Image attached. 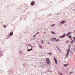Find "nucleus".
<instances>
[{
    "mask_svg": "<svg viewBox=\"0 0 75 75\" xmlns=\"http://www.w3.org/2000/svg\"><path fill=\"white\" fill-rule=\"evenodd\" d=\"M69 51H70V49L67 50V54L66 55V57L67 58L68 56V55L69 54Z\"/></svg>",
    "mask_w": 75,
    "mask_h": 75,
    "instance_id": "nucleus-1",
    "label": "nucleus"
},
{
    "mask_svg": "<svg viewBox=\"0 0 75 75\" xmlns=\"http://www.w3.org/2000/svg\"><path fill=\"white\" fill-rule=\"evenodd\" d=\"M46 62L47 64H50V60L48 58L46 59Z\"/></svg>",
    "mask_w": 75,
    "mask_h": 75,
    "instance_id": "nucleus-2",
    "label": "nucleus"
},
{
    "mask_svg": "<svg viewBox=\"0 0 75 75\" xmlns=\"http://www.w3.org/2000/svg\"><path fill=\"white\" fill-rule=\"evenodd\" d=\"M54 59L55 61V62L56 64H57V60L55 58V57H54Z\"/></svg>",
    "mask_w": 75,
    "mask_h": 75,
    "instance_id": "nucleus-3",
    "label": "nucleus"
},
{
    "mask_svg": "<svg viewBox=\"0 0 75 75\" xmlns=\"http://www.w3.org/2000/svg\"><path fill=\"white\" fill-rule=\"evenodd\" d=\"M56 39H57V38H53L52 39V41H55V40H56Z\"/></svg>",
    "mask_w": 75,
    "mask_h": 75,
    "instance_id": "nucleus-4",
    "label": "nucleus"
},
{
    "mask_svg": "<svg viewBox=\"0 0 75 75\" xmlns=\"http://www.w3.org/2000/svg\"><path fill=\"white\" fill-rule=\"evenodd\" d=\"M65 37V34H64L62 36H61L60 37V38H64Z\"/></svg>",
    "mask_w": 75,
    "mask_h": 75,
    "instance_id": "nucleus-5",
    "label": "nucleus"
},
{
    "mask_svg": "<svg viewBox=\"0 0 75 75\" xmlns=\"http://www.w3.org/2000/svg\"><path fill=\"white\" fill-rule=\"evenodd\" d=\"M31 4L32 5V6H33V5L34 4V3L33 2H32L31 3Z\"/></svg>",
    "mask_w": 75,
    "mask_h": 75,
    "instance_id": "nucleus-6",
    "label": "nucleus"
},
{
    "mask_svg": "<svg viewBox=\"0 0 75 75\" xmlns=\"http://www.w3.org/2000/svg\"><path fill=\"white\" fill-rule=\"evenodd\" d=\"M65 23V21H64L61 22V23H62V24H64Z\"/></svg>",
    "mask_w": 75,
    "mask_h": 75,
    "instance_id": "nucleus-7",
    "label": "nucleus"
},
{
    "mask_svg": "<svg viewBox=\"0 0 75 75\" xmlns=\"http://www.w3.org/2000/svg\"><path fill=\"white\" fill-rule=\"evenodd\" d=\"M33 50V49L31 48L30 49H28L27 50V51H32V50Z\"/></svg>",
    "mask_w": 75,
    "mask_h": 75,
    "instance_id": "nucleus-8",
    "label": "nucleus"
},
{
    "mask_svg": "<svg viewBox=\"0 0 75 75\" xmlns=\"http://www.w3.org/2000/svg\"><path fill=\"white\" fill-rule=\"evenodd\" d=\"M68 64L64 65V67H67V66H68Z\"/></svg>",
    "mask_w": 75,
    "mask_h": 75,
    "instance_id": "nucleus-9",
    "label": "nucleus"
},
{
    "mask_svg": "<svg viewBox=\"0 0 75 75\" xmlns=\"http://www.w3.org/2000/svg\"><path fill=\"white\" fill-rule=\"evenodd\" d=\"M71 33L69 32L67 34V36H68L69 35V34H70Z\"/></svg>",
    "mask_w": 75,
    "mask_h": 75,
    "instance_id": "nucleus-10",
    "label": "nucleus"
},
{
    "mask_svg": "<svg viewBox=\"0 0 75 75\" xmlns=\"http://www.w3.org/2000/svg\"><path fill=\"white\" fill-rule=\"evenodd\" d=\"M13 34V32H11L10 33V35H12Z\"/></svg>",
    "mask_w": 75,
    "mask_h": 75,
    "instance_id": "nucleus-11",
    "label": "nucleus"
},
{
    "mask_svg": "<svg viewBox=\"0 0 75 75\" xmlns=\"http://www.w3.org/2000/svg\"><path fill=\"white\" fill-rule=\"evenodd\" d=\"M69 38H71V39H72V37H71V35H70L69 36Z\"/></svg>",
    "mask_w": 75,
    "mask_h": 75,
    "instance_id": "nucleus-12",
    "label": "nucleus"
},
{
    "mask_svg": "<svg viewBox=\"0 0 75 75\" xmlns=\"http://www.w3.org/2000/svg\"><path fill=\"white\" fill-rule=\"evenodd\" d=\"M59 41V39H57L55 41V42H57V41Z\"/></svg>",
    "mask_w": 75,
    "mask_h": 75,
    "instance_id": "nucleus-13",
    "label": "nucleus"
},
{
    "mask_svg": "<svg viewBox=\"0 0 75 75\" xmlns=\"http://www.w3.org/2000/svg\"><path fill=\"white\" fill-rule=\"evenodd\" d=\"M39 47H40V48H42V47L40 45L39 46Z\"/></svg>",
    "mask_w": 75,
    "mask_h": 75,
    "instance_id": "nucleus-14",
    "label": "nucleus"
},
{
    "mask_svg": "<svg viewBox=\"0 0 75 75\" xmlns=\"http://www.w3.org/2000/svg\"><path fill=\"white\" fill-rule=\"evenodd\" d=\"M72 73H73V71H71L69 73V74H72Z\"/></svg>",
    "mask_w": 75,
    "mask_h": 75,
    "instance_id": "nucleus-15",
    "label": "nucleus"
},
{
    "mask_svg": "<svg viewBox=\"0 0 75 75\" xmlns=\"http://www.w3.org/2000/svg\"><path fill=\"white\" fill-rule=\"evenodd\" d=\"M42 43H44V42L43 40L42 41Z\"/></svg>",
    "mask_w": 75,
    "mask_h": 75,
    "instance_id": "nucleus-16",
    "label": "nucleus"
},
{
    "mask_svg": "<svg viewBox=\"0 0 75 75\" xmlns=\"http://www.w3.org/2000/svg\"><path fill=\"white\" fill-rule=\"evenodd\" d=\"M48 54L51 55V54H52V53H48Z\"/></svg>",
    "mask_w": 75,
    "mask_h": 75,
    "instance_id": "nucleus-17",
    "label": "nucleus"
},
{
    "mask_svg": "<svg viewBox=\"0 0 75 75\" xmlns=\"http://www.w3.org/2000/svg\"><path fill=\"white\" fill-rule=\"evenodd\" d=\"M55 25L53 24L52 25V26L54 27V26H55Z\"/></svg>",
    "mask_w": 75,
    "mask_h": 75,
    "instance_id": "nucleus-18",
    "label": "nucleus"
},
{
    "mask_svg": "<svg viewBox=\"0 0 75 75\" xmlns=\"http://www.w3.org/2000/svg\"><path fill=\"white\" fill-rule=\"evenodd\" d=\"M51 33H52L53 34H55V33H54V32H53V31H52V32H51Z\"/></svg>",
    "mask_w": 75,
    "mask_h": 75,
    "instance_id": "nucleus-19",
    "label": "nucleus"
},
{
    "mask_svg": "<svg viewBox=\"0 0 75 75\" xmlns=\"http://www.w3.org/2000/svg\"><path fill=\"white\" fill-rule=\"evenodd\" d=\"M58 49L59 50V51H60V52H61V50H60L59 49V48H58Z\"/></svg>",
    "mask_w": 75,
    "mask_h": 75,
    "instance_id": "nucleus-20",
    "label": "nucleus"
},
{
    "mask_svg": "<svg viewBox=\"0 0 75 75\" xmlns=\"http://www.w3.org/2000/svg\"><path fill=\"white\" fill-rule=\"evenodd\" d=\"M69 48H70V47H71V45H69Z\"/></svg>",
    "mask_w": 75,
    "mask_h": 75,
    "instance_id": "nucleus-21",
    "label": "nucleus"
},
{
    "mask_svg": "<svg viewBox=\"0 0 75 75\" xmlns=\"http://www.w3.org/2000/svg\"><path fill=\"white\" fill-rule=\"evenodd\" d=\"M69 42V41H67V42H66V43H68V42Z\"/></svg>",
    "mask_w": 75,
    "mask_h": 75,
    "instance_id": "nucleus-22",
    "label": "nucleus"
},
{
    "mask_svg": "<svg viewBox=\"0 0 75 75\" xmlns=\"http://www.w3.org/2000/svg\"><path fill=\"white\" fill-rule=\"evenodd\" d=\"M71 44H73V41L71 42Z\"/></svg>",
    "mask_w": 75,
    "mask_h": 75,
    "instance_id": "nucleus-23",
    "label": "nucleus"
},
{
    "mask_svg": "<svg viewBox=\"0 0 75 75\" xmlns=\"http://www.w3.org/2000/svg\"><path fill=\"white\" fill-rule=\"evenodd\" d=\"M36 35H37V34H36V35H34V37H35V36H36Z\"/></svg>",
    "mask_w": 75,
    "mask_h": 75,
    "instance_id": "nucleus-24",
    "label": "nucleus"
},
{
    "mask_svg": "<svg viewBox=\"0 0 75 75\" xmlns=\"http://www.w3.org/2000/svg\"><path fill=\"white\" fill-rule=\"evenodd\" d=\"M38 33H39V32H37V34H36V35H37V34H38Z\"/></svg>",
    "mask_w": 75,
    "mask_h": 75,
    "instance_id": "nucleus-25",
    "label": "nucleus"
},
{
    "mask_svg": "<svg viewBox=\"0 0 75 75\" xmlns=\"http://www.w3.org/2000/svg\"><path fill=\"white\" fill-rule=\"evenodd\" d=\"M60 75H62V74L61 73H60Z\"/></svg>",
    "mask_w": 75,
    "mask_h": 75,
    "instance_id": "nucleus-26",
    "label": "nucleus"
},
{
    "mask_svg": "<svg viewBox=\"0 0 75 75\" xmlns=\"http://www.w3.org/2000/svg\"><path fill=\"white\" fill-rule=\"evenodd\" d=\"M74 40H75V37H74Z\"/></svg>",
    "mask_w": 75,
    "mask_h": 75,
    "instance_id": "nucleus-27",
    "label": "nucleus"
},
{
    "mask_svg": "<svg viewBox=\"0 0 75 75\" xmlns=\"http://www.w3.org/2000/svg\"><path fill=\"white\" fill-rule=\"evenodd\" d=\"M22 52H20V53H21V54Z\"/></svg>",
    "mask_w": 75,
    "mask_h": 75,
    "instance_id": "nucleus-28",
    "label": "nucleus"
},
{
    "mask_svg": "<svg viewBox=\"0 0 75 75\" xmlns=\"http://www.w3.org/2000/svg\"><path fill=\"white\" fill-rule=\"evenodd\" d=\"M44 34H45V32H44Z\"/></svg>",
    "mask_w": 75,
    "mask_h": 75,
    "instance_id": "nucleus-29",
    "label": "nucleus"
},
{
    "mask_svg": "<svg viewBox=\"0 0 75 75\" xmlns=\"http://www.w3.org/2000/svg\"><path fill=\"white\" fill-rule=\"evenodd\" d=\"M57 47V48H58V47Z\"/></svg>",
    "mask_w": 75,
    "mask_h": 75,
    "instance_id": "nucleus-30",
    "label": "nucleus"
},
{
    "mask_svg": "<svg viewBox=\"0 0 75 75\" xmlns=\"http://www.w3.org/2000/svg\"><path fill=\"white\" fill-rule=\"evenodd\" d=\"M48 44H49V42H48Z\"/></svg>",
    "mask_w": 75,
    "mask_h": 75,
    "instance_id": "nucleus-31",
    "label": "nucleus"
},
{
    "mask_svg": "<svg viewBox=\"0 0 75 75\" xmlns=\"http://www.w3.org/2000/svg\"><path fill=\"white\" fill-rule=\"evenodd\" d=\"M51 55V54L50 55V56Z\"/></svg>",
    "mask_w": 75,
    "mask_h": 75,
    "instance_id": "nucleus-32",
    "label": "nucleus"
},
{
    "mask_svg": "<svg viewBox=\"0 0 75 75\" xmlns=\"http://www.w3.org/2000/svg\"><path fill=\"white\" fill-rule=\"evenodd\" d=\"M74 41L75 42V40H74Z\"/></svg>",
    "mask_w": 75,
    "mask_h": 75,
    "instance_id": "nucleus-33",
    "label": "nucleus"
}]
</instances>
